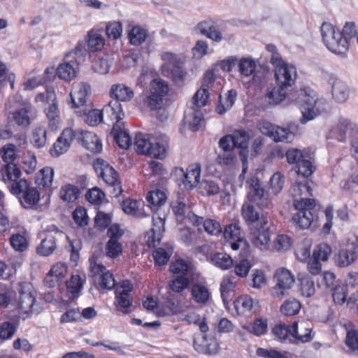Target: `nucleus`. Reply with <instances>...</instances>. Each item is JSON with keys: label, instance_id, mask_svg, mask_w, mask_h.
Masks as SVG:
<instances>
[{"label": "nucleus", "instance_id": "10", "mask_svg": "<svg viewBox=\"0 0 358 358\" xmlns=\"http://www.w3.org/2000/svg\"><path fill=\"white\" fill-rule=\"evenodd\" d=\"M201 166L199 164H190L184 171L182 168H175L172 176L181 178V182L186 189H192L199 182Z\"/></svg>", "mask_w": 358, "mask_h": 358}, {"label": "nucleus", "instance_id": "33", "mask_svg": "<svg viewBox=\"0 0 358 358\" xmlns=\"http://www.w3.org/2000/svg\"><path fill=\"white\" fill-rule=\"evenodd\" d=\"M111 96L117 101H129L134 96V91L123 84L112 85L110 88Z\"/></svg>", "mask_w": 358, "mask_h": 358}, {"label": "nucleus", "instance_id": "34", "mask_svg": "<svg viewBox=\"0 0 358 358\" xmlns=\"http://www.w3.org/2000/svg\"><path fill=\"white\" fill-rule=\"evenodd\" d=\"M257 231L252 234L251 241L254 245L260 248L261 250L266 248V246L270 241V232L267 225L264 228H260V226Z\"/></svg>", "mask_w": 358, "mask_h": 358}, {"label": "nucleus", "instance_id": "63", "mask_svg": "<svg viewBox=\"0 0 358 358\" xmlns=\"http://www.w3.org/2000/svg\"><path fill=\"white\" fill-rule=\"evenodd\" d=\"M209 92L208 89L206 87H201L194 95L192 102L196 108H201L207 104Z\"/></svg>", "mask_w": 358, "mask_h": 358}, {"label": "nucleus", "instance_id": "62", "mask_svg": "<svg viewBox=\"0 0 358 358\" xmlns=\"http://www.w3.org/2000/svg\"><path fill=\"white\" fill-rule=\"evenodd\" d=\"M10 243L15 250L19 252L26 250L28 247V242L26 238L20 234L12 235L10 238Z\"/></svg>", "mask_w": 358, "mask_h": 358}, {"label": "nucleus", "instance_id": "57", "mask_svg": "<svg viewBox=\"0 0 358 358\" xmlns=\"http://www.w3.org/2000/svg\"><path fill=\"white\" fill-rule=\"evenodd\" d=\"M113 131L115 132L114 138L118 145L122 148L128 149L131 145V138L128 132L124 129H122L121 125Z\"/></svg>", "mask_w": 358, "mask_h": 358}, {"label": "nucleus", "instance_id": "14", "mask_svg": "<svg viewBox=\"0 0 358 358\" xmlns=\"http://www.w3.org/2000/svg\"><path fill=\"white\" fill-rule=\"evenodd\" d=\"M274 76L276 84L280 87L289 89L295 83L297 71L295 66L291 64H282L274 69Z\"/></svg>", "mask_w": 358, "mask_h": 358}, {"label": "nucleus", "instance_id": "55", "mask_svg": "<svg viewBox=\"0 0 358 358\" xmlns=\"http://www.w3.org/2000/svg\"><path fill=\"white\" fill-rule=\"evenodd\" d=\"M273 332L279 340L292 343L291 336H293V334L291 332V325H277L273 328Z\"/></svg>", "mask_w": 358, "mask_h": 358}, {"label": "nucleus", "instance_id": "45", "mask_svg": "<svg viewBox=\"0 0 358 358\" xmlns=\"http://www.w3.org/2000/svg\"><path fill=\"white\" fill-rule=\"evenodd\" d=\"M87 42L89 50L98 52L103 48L105 39L101 34L92 30L88 33Z\"/></svg>", "mask_w": 358, "mask_h": 358}, {"label": "nucleus", "instance_id": "44", "mask_svg": "<svg viewBox=\"0 0 358 358\" xmlns=\"http://www.w3.org/2000/svg\"><path fill=\"white\" fill-rule=\"evenodd\" d=\"M236 91L231 90L228 91V93L224 99L220 95L219 103L216 107L217 112L222 115L229 110L234 105L236 98Z\"/></svg>", "mask_w": 358, "mask_h": 358}, {"label": "nucleus", "instance_id": "46", "mask_svg": "<svg viewBox=\"0 0 358 358\" xmlns=\"http://www.w3.org/2000/svg\"><path fill=\"white\" fill-rule=\"evenodd\" d=\"M79 194L80 191L78 187L71 184H66L59 190L60 199L66 202L75 201L78 198Z\"/></svg>", "mask_w": 358, "mask_h": 358}, {"label": "nucleus", "instance_id": "41", "mask_svg": "<svg viewBox=\"0 0 358 358\" xmlns=\"http://www.w3.org/2000/svg\"><path fill=\"white\" fill-rule=\"evenodd\" d=\"M141 203L136 200L127 199L122 203V210L127 215L142 217L146 215L144 210L140 208Z\"/></svg>", "mask_w": 358, "mask_h": 358}, {"label": "nucleus", "instance_id": "31", "mask_svg": "<svg viewBox=\"0 0 358 358\" xmlns=\"http://www.w3.org/2000/svg\"><path fill=\"white\" fill-rule=\"evenodd\" d=\"M287 90L288 89L280 87L278 85L275 87H269L264 96L265 100L268 104L278 105L285 99Z\"/></svg>", "mask_w": 358, "mask_h": 358}, {"label": "nucleus", "instance_id": "18", "mask_svg": "<svg viewBox=\"0 0 358 358\" xmlns=\"http://www.w3.org/2000/svg\"><path fill=\"white\" fill-rule=\"evenodd\" d=\"M75 138V131L71 128H66L58 137L56 142L50 149V153L52 157H59L65 153L71 146Z\"/></svg>", "mask_w": 358, "mask_h": 358}, {"label": "nucleus", "instance_id": "8", "mask_svg": "<svg viewBox=\"0 0 358 358\" xmlns=\"http://www.w3.org/2000/svg\"><path fill=\"white\" fill-rule=\"evenodd\" d=\"M275 285L271 289V294L274 298H282L288 294V290L294 283V277L286 268L278 269L273 277Z\"/></svg>", "mask_w": 358, "mask_h": 358}, {"label": "nucleus", "instance_id": "30", "mask_svg": "<svg viewBox=\"0 0 358 358\" xmlns=\"http://www.w3.org/2000/svg\"><path fill=\"white\" fill-rule=\"evenodd\" d=\"M356 252L352 249H341L334 256V262L337 266L347 267L352 264L357 259Z\"/></svg>", "mask_w": 358, "mask_h": 358}, {"label": "nucleus", "instance_id": "24", "mask_svg": "<svg viewBox=\"0 0 358 358\" xmlns=\"http://www.w3.org/2000/svg\"><path fill=\"white\" fill-rule=\"evenodd\" d=\"M356 129H358L357 125L352 122L350 120L341 117L338 119L337 125L332 130L333 134L338 141H344L346 134L348 131L353 136L356 135Z\"/></svg>", "mask_w": 358, "mask_h": 358}, {"label": "nucleus", "instance_id": "1", "mask_svg": "<svg viewBox=\"0 0 358 358\" xmlns=\"http://www.w3.org/2000/svg\"><path fill=\"white\" fill-rule=\"evenodd\" d=\"M250 190L248 193L249 202L245 203L241 208V215L248 224L257 223V226L264 228L268 224V217L260 215L253 204H256L260 208H268L270 203L268 194L264 190L256 177H252L247 181Z\"/></svg>", "mask_w": 358, "mask_h": 358}, {"label": "nucleus", "instance_id": "11", "mask_svg": "<svg viewBox=\"0 0 358 358\" xmlns=\"http://www.w3.org/2000/svg\"><path fill=\"white\" fill-rule=\"evenodd\" d=\"M98 162L99 163V160ZM99 164H101L100 176L108 186L112 196H118L122 192V188L117 172L103 160H101Z\"/></svg>", "mask_w": 358, "mask_h": 358}, {"label": "nucleus", "instance_id": "9", "mask_svg": "<svg viewBox=\"0 0 358 358\" xmlns=\"http://www.w3.org/2000/svg\"><path fill=\"white\" fill-rule=\"evenodd\" d=\"M257 128L263 134L272 138L275 142L289 143L294 139V134L289 129L265 120L259 121L257 123Z\"/></svg>", "mask_w": 358, "mask_h": 358}, {"label": "nucleus", "instance_id": "61", "mask_svg": "<svg viewBox=\"0 0 358 358\" xmlns=\"http://www.w3.org/2000/svg\"><path fill=\"white\" fill-rule=\"evenodd\" d=\"M146 199L150 205L154 206H160L165 203L166 196L164 192L157 189L150 192Z\"/></svg>", "mask_w": 358, "mask_h": 358}, {"label": "nucleus", "instance_id": "47", "mask_svg": "<svg viewBox=\"0 0 358 358\" xmlns=\"http://www.w3.org/2000/svg\"><path fill=\"white\" fill-rule=\"evenodd\" d=\"M83 286V280L78 275H73L69 281L66 282L69 293L71 294L69 299H74L79 295Z\"/></svg>", "mask_w": 358, "mask_h": 358}, {"label": "nucleus", "instance_id": "50", "mask_svg": "<svg viewBox=\"0 0 358 358\" xmlns=\"http://www.w3.org/2000/svg\"><path fill=\"white\" fill-rule=\"evenodd\" d=\"M185 120L188 123L189 128L192 131H196L202 127L203 118L202 114L196 110L191 113L186 114L185 116Z\"/></svg>", "mask_w": 358, "mask_h": 358}, {"label": "nucleus", "instance_id": "43", "mask_svg": "<svg viewBox=\"0 0 358 358\" xmlns=\"http://www.w3.org/2000/svg\"><path fill=\"white\" fill-rule=\"evenodd\" d=\"M79 115H85V122L90 126H96L103 120V112L98 109L90 110L87 112V106L76 111Z\"/></svg>", "mask_w": 358, "mask_h": 358}, {"label": "nucleus", "instance_id": "60", "mask_svg": "<svg viewBox=\"0 0 358 358\" xmlns=\"http://www.w3.org/2000/svg\"><path fill=\"white\" fill-rule=\"evenodd\" d=\"M231 136L233 138L235 147L243 149L248 148L249 136L245 130H236Z\"/></svg>", "mask_w": 358, "mask_h": 358}, {"label": "nucleus", "instance_id": "28", "mask_svg": "<svg viewBox=\"0 0 358 358\" xmlns=\"http://www.w3.org/2000/svg\"><path fill=\"white\" fill-rule=\"evenodd\" d=\"M331 95L336 102L343 103L349 98L350 90L344 82L336 78L331 83Z\"/></svg>", "mask_w": 358, "mask_h": 358}, {"label": "nucleus", "instance_id": "59", "mask_svg": "<svg viewBox=\"0 0 358 358\" xmlns=\"http://www.w3.org/2000/svg\"><path fill=\"white\" fill-rule=\"evenodd\" d=\"M223 235L225 239L231 241H243L241 228L238 223H232L227 226Z\"/></svg>", "mask_w": 358, "mask_h": 358}, {"label": "nucleus", "instance_id": "51", "mask_svg": "<svg viewBox=\"0 0 358 358\" xmlns=\"http://www.w3.org/2000/svg\"><path fill=\"white\" fill-rule=\"evenodd\" d=\"M147 31L145 29L136 26L129 33L130 43L134 45H139L145 41Z\"/></svg>", "mask_w": 358, "mask_h": 358}, {"label": "nucleus", "instance_id": "64", "mask_svg": "<svg viewBox=\"0 0 358 358\" xmlns=\"http://www.w3.org/2000/svg\"><path fill=\"white\" fill-rule=\"evenodd\" d=\"M106 32L108 38L116 40L122 36V25L117 21L110 22L106 27Z\"/></svg>", "mask_w": 358, "mask_h": 358}, {"label": "nucleus", "instance_id": "25", "mask_svg": "<svg viewBox=\"0 0 358 358\" xmlns=\"http://www.w3.org/2000/svg\"><path fill=\"white\" fill-rule=\"evenodd\" d=\"M190 294L192 299L201 306L207 305L211 296L209 289L206 285L199 282L192 285Z\"/></svg>", "mask_w": 358, "mask_h": 358}, {"label": "nucleus", "instance_id": "27", "mask_svg": "<svg viewBox=\"0 0 358 358\" xmlns=\"http://www.w3.org/2000/svg\"><path fill=\"white\" fill-rule=\"evenodd\" d=\"M92 270L94 273H101L99 282L101 289H111L115 287V280L113 274L106 271L103 265L94 263L92 265Z\"/></svg>", "mask_w": 358, "mask_h": 358}, {"label": "nucleus", "instance_id": "21", "mask_svg": "<svg viewBox=\"0 0 358 358\" xmlns=\"http://www.w3.org/2000/svg\"><path fill=\"white\" fill-rule=\"evenodd\" d=\"M164 225V218L153 216L152 227L146 234L147 243L149 247L154 248L159 243L165 230Z\"/></svg>", "mask_w": 358, "mask_h": 358}, {"label": "nucleus", "instance_id": "54", "mask_svg": "<svg viewBox=\"0 0 358 358\" xmlns=\"http://www.w3.org/2000/svg\"><path fill=\"white\" fill-rule=\"evenodd\" d=\"M189 280L186 276H177L169 282V288L173 292L180 293L189 285Z\"/></svg>", "mask_w": 358, "mask_h": 358}, {"label": "nucleus", "instance_id": "49", "mask_svg": "<svg viewBox=\"0 0 358 358\" xmlns=\"http://www.w3.org/2000/svg\"><path fill=\"white\" fill-rule=\"evenodd\" d=\"M301 308L300 302L295 299H287L280 306V311L287 316L297 314Z\"/></svg>", "mask_w": 358, "mask_h": 358}, {"label": "nucleus", "instance_id": "23", "mask_svg": "<svg viewBox=\"0 0 358 358\" xmlns=\"http://www.w3.org/2000/svg\"><path fill=\"white\" fill-rule=\"evenodd\" d=\"M102 112L108 116L110 120L116 121L113 124V130L117 129V127H120V125L124 124L121 120L124 116V114L121 103L117 100L110 101L108 104L103 107Z\"/></svg>", "mask_w": 358, "mask_h": 358}, {"label": "nucleus", "instance_id": "26", "mask_svg": "<svg viewBox=\"0 0 358 358\" xmlns=\"http://www.w3.org/2000/svg\"><path fill=\"white\" fill-rule=\"evenodd\" d=\"M172 210L180 222H187L189 214L192 212L189 205L188 199L184 197H179L177 200L172 202Z\"/></svg>", "mask_w": 358, "mask_h": 358}, {"label": "nucleus", "instance_id": "2", "mask_svg": "<svg viewBox=\"0 0 358 358\" xmlns=\"http://www.w3.org/2000/svg\"><path fill=\"white\" fill-rule=\"evenodd\" d=\"M168 143L166 136L157 138L142 133L136 134L134 140L135 150L138 153L157 159L166 157Z\"/></svg>", "mask_w": 358, "mask_h": 358}, {"label": "nucleus", "instance_id": "15", "mask_svg": "<svg viewBox=\"0 0 358 358\" xmlns=\"http://www.w3.org/2000/svg\"><path fill=\"white\" fill-rule=\"evenodd\" d=\"M313 325L309 321H302L300 323L294 322L291 324V332L293 336H291L293 344H300L308 343L314 338L313 333Z\"/></svg>", "mask_w": 358, "mask_h": 358}, {"label": "nucleus", "instance_id": "38", "mask_svg": "<svg viewBox=\"0 0 358 358\" xmlns=\"http://www.w3.org/2000/svg\"><path fill=\"white\" fill-rule=\"evenodd\" d=\"M30 143L36 149L44 148L47 143L46 129L43 127L34 128L31 134Z\"/></svg>", "mask_w": 358, "mask_h": 358}, {"label": "nucleus", "instance_id": "40", "mask_svg": "<svg viewBox=\"0 0 358 358\" xmlns=\"http://www.w3.org/2000/svg\"><path fill=\"white\" fill-rule=\"evenodd\" d=\"M234 278L227 275L223 278L220 285L221 296L224 303H228L231 300L234 288L235 287Z\"/></svg>", "mask_w": 358, "mask_h": 358}, {"label": "nucleus", "instance_id": "22", "mask_svg": "<svg viewBox=\"0 0 358 358\" xmlns=\"http://www.w3.org/2000/svg\"><path fill=\"white\" fill-rule=\"evenodd\" d=\"M36 111L30 104H26L22 108L16 110L13 113V120L17 125L26 127L35 119Z\"/></svg>", "mask_w": 358, "mask_h": 358}, {"label": "nucleus", "instance_id": "20", "mask_svg": "<svg viewBox=\"0 0 358 358\" xmlns=\"http://www.w3.org/2000/svg\"><path fill=\"white\" fill-rule=\"evenodd\" d=\"M90 92L91 88L89 84L86 83L75 84L73 91L70 94L73 106L77 108L86 107L87 96Z\"/></svg>", "mask_w": 358, "mask_h": 358}, {"label": "nucleus", "instance_id": "56", "mask_svg": "<svg viewBox=\"0 0 358 358\" xmlns=\"http://www.w3.org/2000/svg\"><path fill=\"white\" fill-rule=\"evenodd\" d=\"M183 321L186 322L187 324H195L198 325L202 333H206L208 331V327L205 318L201 317V316L196 313H189L185 315Z\"/></svg>", "mask_w": 358, "mask_h": 358}, {"label": "nucleus", "instance_id": "17", "mask_svg": "<svg viewBox=\"0 0 358 358\" xmlns=\"http://www.w3.org/2000/svg\"><path fill=\"white\" fill-rule=\"evenodd\" d=\"M193 345L194 350L201 354L213 355L219 350L217 340L213 336H208L202 332L195 336Z\"/></svg>", "mask_w": 358, "mask_h": 358}, {"label": "nucleus", "instance_id": "42", "mask_svg": "<svg viewBox=\"0 0 358 358\" xmlns=\"http://www.w3.org/2000/svg\"><path fill=\"white\" fill-rule=\"evenodd\" d=\"M256 67L257 63L251 57H243L237 63L238 71L244 77H249L253 75Z\"/></svg>", "mask_w": 358, "mask_h": 358}, {"label": "nucleus", "instance_id": "58", "mask_svg": "<svg viewBox=\"0 0 358 358\" xmlns=\"http://www.w3.org/2000/svg\"><path fill=\"white\" fill-rule=\"evenodd\" d=\"M0 156L6 164L13 163L17 157V148L13 144H7L0 149Z\"/></svg>", "mask_w": 358, "mask_h": 358}, {"label": "nucleus", "instance_id": "53", "mask_svg": "<svg viewBox=\"0 0 358 358\" xmlns=\"http://www.w3.org/2000/svg\"><path fill=\"white\" fill-rule=\"evenodd\" d=\"M212 262L217 267L226 270L234 265L231 257L226 253H216L211 259Z\"/></svg>", "mask_w": 358, "mask_h": 358}, {"label": "nucleus", "instance_id": "5", "mask_svg": "<svg viewBox=\"0 0 358 358\" xmlns=\"http://www.w3.org/2000/svg\"><path fill=\"white\" fill-rule=\"evenodd\" d=\"M320 31L323 43L330 51L338 55L344 54L347 51L346 38H343L342 33L331 24L324 22Z\"/></svg>", "mask_w": 358, "mask_h": 358}, {"label": "nucleus", "instance_id": "6", "mask_svg": "<svg viewBox=\"0 0 358 358\" xmlns=\"http://www.w3.org/2000/svg\"><path fill=\"white\" fill-rule=\"evenodd\" d=\"M42 235L43 237L36 247V252L43 257L52 255L57 250L59 241L65 238L69 239V237L55 225L49 226Z\"/></svg>", "mask_w": 358, "mask_h": 358}, {"label": "nucleus", "instance_id": "19", "mask_svg": "<svg viewBox=\"0 0 358 358\" xmlns=\"http://www.w3.org/2000/svg\"><path fill=\"white\" fill-rule=\"evenodd\" d=\"M18 307L24 313L35 312L36 299L32 294V287L30 284L24 282L20 284Z\"/></svg>", "mask_w": 358, "mask_h": 358}, {"label": "nucleus", "instance_id": "48", "mask_svg": "<svg viewBox=\"0 0 358 358\" xmlns=\"http://www.w3.org/2000/svg\"><path fill=\"white\" fill-rule=\"evenodd\" d=\"M345 327L347 331L345 344L352 350L358 349V331L353 329L352 324L348 322L345 324Z\"/></svg>", "mask_w": 358, "mask_h": 358}, {"label": "nucleus", "instance_id": "16", "mask_svg": "<svg viewBox=\"0 0 358 358\" xmlns=\"http://www.w3.org/2000/svg\"><path fill=\"white\" fill-rule=\"evenodd\" d=\"M74 131V138L85 149L93 153H99L102 150L101 141L96 134L83 129H76Z\"/></svg>", "mask_w": 358, "mask_h": 358}, {"label": "nucleus", "instance_id": "35", "mask_svg": "<svg viewBox=\"0 0 358 358\" xmlns=\"http://www.w3.org/2000/svg\"><path fill=\"white\" fill-rule=\"evenodd\" d=\"M131 288L123 289L120 290L117 289L115 291V304L117 309L124 313H128V308L132 303V299L130 297L129 292Z\"/></svg>", "mask_w": 358, "mask_h": 358}, {"label": "nucleus", "instance_id": "12", "mask_svg": "<svg viewBox=\"0 0 358 358\" xmlns=\"http://www.w3.org/2000/svg\"><path fill=\"white\" fill-rule=\"evenodd\" d=\"M162 59L164 62L162 66V73L165 76L170 77L176 83L182 82L185 73L174 55L166 52L162 55Z\"/></svg>", "mask_w": 358, "mask_h": 358}, {"label": "nucleus", "instance_id": "36", "mask_svg": "<svg viewBox=\"0 0 358 358\" xmlns=\"http://www.w3.org/2000/svg\"><path fill=\"white\" fill-rule=\"evenodd\" d=\"M48 98L52 101V103L50 104L48 108L45 109V113L49 120L50 125L51 127H57L59 123V110L57 103H55V96L52 93L47 92Z\"/></svg>", "mask_w": 358, "mask_h": 358}, {"label": "nucleus", "instance_id": "3", "mask_svg": "<svg viewBox=\"0 0 358 358\" xmlns=\"http://www.w3.org/2000/svg\"><path fill=\"white\" fill-rule=\"evenodd\" d=\"M296 103L301 108L302 117L300 121L302 124H306L320 114V101L315 93L308 88L299 91Z\"/></svg>", "mask_w": 358, "mask_h": 358}, {"label": "nucleus", "instance_id": "13", "mask_svg": "<svg viewBox=\"0 0 358 358\" xmlns=\"http://www.w3.org/2000/svg\"><path fill=\"white\" fill-rule=\"evenodd\" d=\"M123 234L124 231L117 224H112L108 228L107 235L109 240L106 245V254L108 257L115 258L122 253V246L119 239Z\"/></svg>", "mask_w": 358, "mask_h": 358}, {"label": "nucleus", "instance_id": "32", "mask_svg": "<svg viewBox=\"0 0 358 358\" xmlns=\"http://www.w3.org/2000/svg\"><path fill=\"white\" fill-rule=\"evenodd\" d=\"M78 66L72 62H68L64 56V63L59 65L57 69V76L65 81H71L76 76V69Z\"/></svg>", "mask_w": 358, "mask_h": 358}, {"label": "nucleus", "instance_id": "29", "mask_svg": "<svg viewBox=\"0 0 358 358\" xmlns=\"http://www.w3.org/2000/svg\"><path fill=\"white\" fill-rule=\"evenodd\" d=\"M88 55V50L86 48V42L80 41L73 50L65 55L66 59L68 62H72L76 66H79L86 59Z\"/></svg>", "mask_w": 358, "mask_h": 358}, {"label": "nucleus", "instance_id": "52", "mask_svg": "<svg viewBox=\"0 0 358 358\" xmlns=\"http://www.w3.org/2000/svg\"><path fill=\"white\" fill-rule=\"evenodd\" d=\"M54 176V170L52 167L46 166L41 170L36 178L38 185L43 187H49L52 185Z\"/></svg>", "mask_w": 358, "mask_h": 358}, {"label": "nucleus", "instance_id": "7", "mask_svg": "<svg viewBox=\"0 0 358 358\" xmlns=\"http://www.w3.org/2000/svg\"><path fill=\"white\" fill-rule=\"evenodd\" d=\"M294 206L297 210L292 217L294 224L302 229H308L313 220L311 210L315 207V200L313 199H295Z\"/></svg>", "mask_w": 358, "mask_h": 358}, {"label": "nucleus", "instance_id": "39", "mask_svg": "<svg viewBox=\"0 0 358 358\" xmlns=\"http://www.w3.org/2000/svg\"><path fill=\"white\" fill-rule=\"evenodd\" d=\"M312 189L308 185L306 180L303 181H296L292 186V194L295 199H309L308 196H311Z\"/></svg>", "mask_w": 358, "mask_h": 358}, {"label": "nucleus", "instance_id": "4", "mask_svg": "<svg viewBox=\"0 0 358 358\" xmlns=\"http://www.w3.org/2000/svg\"><path fill=\"white\" fill-rule=\"evenodd\" d=\"M169 92V85L168 83L161 78H155L150 83V94L148 95H141L140 100L149 109L152 110H157L162 107L164 99Z\"/></svg>", "mask_w": 358, "mask_h": 358}, {"label": "nucleus", "instance_id": "37", "mask_svg": "<svg viewBox=\"0 0 358 358\" xmlns=\"http://www.w3.org/2000/svg\"><path fill=\"white\" fill-rule=\"evenodd\" d=\"M21 176L20 170L14 163L6 164L0 171V178L5 182H15Z\"/></svg>", "mask_w": 358, "mask_h": 358}]
</instances>
